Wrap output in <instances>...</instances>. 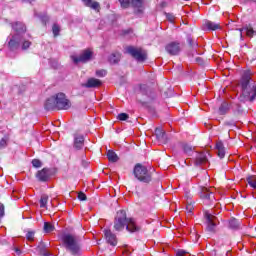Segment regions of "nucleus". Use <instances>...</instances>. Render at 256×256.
<instances>
[{"label":"nucleus","instance_id":"20e7f679","mask_svg":"<svg viewBox=\"0 0 256 256\" xmlns=\"http://www.w3.org/2000/svg\"><path fill=\"white\" fill-rule=\"evenodd\" d=\"M134 177L141 183H151L152 174L143 164H136L133 170Z\"/></svg>","mask_w":256,"mask_h":256},{"label":"nucleus","instance_id":"393cba45","mask_svg":"<svg viewBox=\"0 0 256 256\" xmlns=\"http://www.w3.org/2000/svg\"><path fill=\"white\" fill-rule=\"evenodd\" d=\"M108 161L111 163H117L119 161V156L113 150L107 152Z\"/></svg>","mask_w":256,"mask_h":256},{"label":"nucleus","instance_id":"473e14b6","mask_svg":"<svg viewBox=\"0 0 256 256\" xmlns=\"http://www.w3.org/2000/svg\"><path fill=\"white\" fill-rule=\"evenodd\" d=\"M20 39H21V41H20L19 45H21V43H22V49L25 50V49H29V47H31L30 41L23 40V36H20Z\"/></svg>","mask_w":256,"mask_h":256},{"label":"nucleus","instance_id":"f3484780","mask_svg":"<svg viewBox=\"0 0 256 256\" xmlns=\"http://www.w3.org/2000/svg\"><path fill=\"white\" fill-rule=\"evenodd\" d=\"M239 31H240V33L242 32L240 34L241 38H243V31L246 32L247 37H250V39H252V37H255V35H256V30L253 29V26H251V24L246 25L243 28H240Z\"/></svg>","mask_w":256,"mask_h":256},{"label":"nucleus","instance_id":"e433bc0d","mask_svg":"<svg viewBox=\"0 0 256 256\" xmlns=\"http://www.w3.org/2000/svg\"><path fill=\"white\" fill-rule=\"evenodd\" d=\"M117 119H119V121H127V119H129V114L120 113L118 114Z\"/></svg>","mask_w":256,"mask_h":256},{"label":"nucleus","instance_id":"09e8293b","mask_svg":"<svg viewBox=\"0 0 256 256\" xmlns=\"http://www.w3.org/2000/svg\"><path fill=\"white\" fill-rule=\"evenodd\" d=\"M35 0H23L24 3H33Z\"/></svg>","mask_w":256,"mask_h":256},{"label":"nucleus","instance_id":"4c0bfd02","mask_svg":"<svg viewBox=\"0 0 256 256\" xmlns=\"http://www.w3.org/2000/svg\"><path fill=\"white\" fill-rule=\"evenodd\" d=\"M32 165L33 167H36L37 169H39V167H42L43 163L39 159H33Z\"/></svg>","mask_w":256,"mask_h":256},{"label":"nucleus","instance_id":"c85d7f7f","mask_svg":"<svg viewBox=\"0 0 256 256\" xmlns=\"http://www.w3.org/2000/svg\"><path fill=\"white\" fill-rule=\"evenodd\" d=\"M229 229H239V220L232 218L229 220Z\"/></svg>","mask_w":256,"mask_h":256},{"label":"nucleus","instance_id":"49530a36","mask_svg":"<svg viewBox=\"0 0 256 256\" xmlns=\"http://www.w3.org/2000/svg\"><path fill=\"white\" fill-rule=\"evenodd\" d=\"M15 253L18 254V255H21V249L15 248Z\"/></svg>","mask_w":256,"mask_h":256},{"label":"nucleus","instance_id":"1a4fd4ad","mask_svg":"<svg viewBox=\"0 0 256 256\" xmlns=\"http://www.w3.org/2000/svg\"><path fill=\"white\" fill-rule=\"evenodd\" d=\"M71 59L73 63H88V61L93 59V51H91V49H86L82 51L79 57L71 56Z\"/></svg>","mask_w":256,"mask_h":256},{"label":"nucleus","instance_id":"bb28decb","mask_svg":"<svg viewBox=\"0 0 256 256\" xmlns=\"http://www.w3.org/2000/svg\"><path fill=\"white\" fill-rule=\"evenodd\" d=\"M48 201H49V196L46 194L42 195L40 198V207L42 209H45V207H47Z\"/></svg>","mask_w":256,"mask_h":256},{"label":"nucleus","instance_id":"c756f323","mask_svg":"<svg viewBox=\"0 0 256 256\" xmlns=\"http://www.w3.org/2000/svg\"><path fill=\"white\" fill-rule=\"evenodd\" d=\"M248 185L252 187V189H256V176H249L246 178Z\"/></svg>","mask_w":256,"mask_h":256},{"label":"nucleus","instance_id":"58836bf2","mask_svg":"<svg viewBox=\"0 0 256 256\" xmlns=\"http://www.w3.org/2000/svg\"><path fill=\"white\" fill-rule=\"evenodd\" d=\"M96 75H97V77H105L107 75V70H105V69L97 70Z\"/></svg>","mask_w":256,"mask_h":256},{"label":"nucleus","instance_id":"72a5a7b5","mask_svg":"<svg viewBox=\"0 0 256 256\" xmlns=\"http://www.w3.org/2000/svg\"><path fill=\"white\" fill-rule=\"evenodd\" d=\"M60 32H61V27H59L57 24H54L52 26V33H53L54 37H58Z\"/></svg>","mask_w":256,"mask_h":256},{"label":"nucleus","instance_id":"a878e982","mask_svg":"<svg viewBox=\"0 0 256 256\" xmlns=\"http://www.w3.org/2000/svg\"><path fill=\"white\" fill-rule=\"evenodd\" d=\"M121 59V54L119 53H113L109 56L108 61L109 63L115 65L118 61Z\"/></svg>","mask_w":256,"mask_h":256},{"label":"nucleus","instance_id":"b1692460","mask_svg":"<svg viewBox=\"0 0 256 256\" xmlns=\"http://www.w3.org/2000/svg\"><path fill=\"white\" fill-rule=\"evenodd\" d=\"M83 3L86 7H90V9H94V11H99V2H95L93 0H83Z\"/></svg>","mask_w":256,"mask_h":256},{"label":"nucleus","instance_id":"9b49d317","mask_svg":"<svg viewBox=\"0 0 256 256\" xmlns=\"http://www.w3.org/2000/svg\"><path fill=\"white\" fill-rule=\"evenodd\" d=\"M36 178L38 179V181H42L43 183L49 181V179H51V169L43 168L42 170L37 172Z\"/></svg>","mask_w":256,"mask_h":256},{"label":"nucleus","instance_id":"c03bdc74","mask_svg":"<svg viewBox=\"0 0 256 256\" xmlns=\"http://www.w3.org/2000/svg\"><path fill=\"white\" fill-rule=\"evenodd\" d=\"M5 215V206L0 204V218Z\"/></svg>","mask_w":256,"mask_h":256},{"label":"nucleus","instance_id":"cd10ccee","mask_svg":"<svg viewBox=\"0 0 256 256\" xmlns=\"http://www.w3.org/2000/svg\"><path fill=\"white\" fill-rule=\"evenodd\" d=\"M227 111H229V104H227L226 102H223L221 104V106L219 107V114L225 115V113H227Z\"/></svg>","mask_w":256,"mask_h":256},{"label":"nucleus","instance_id":"37998d69","mask_svg":"<svg viewBox=\"0 0 256 256\" xmlns=\"http://www.w3.org/2000/svg\"><path fill=\"white\" fill-rule=\"evenodd\" d=\"M176 256H189V253L185 250H178Z\"/></svg>","mask_w":256,"mask_h":256},{"label":"nucleus","instance_id":"4be33fe9","mask_svg":"<svg viewBox=\"0 0 256 256\" xmlns=\"http://www.w3.org/2000/svg\"><path fill=\"white\" fill-rule=\"evenodd\" d=\"M204 28L207 29L208 31H217V29H221V25L207 20L204 23Z\"/></svg>","mask_w":256,"mask_h":256},{"label":"nucleus","instance_id":"a211bd4d","mask_svg":"<svg viewBox=\"0 0 256 256\" xmlns=\"http://www.w3.org/2000/svg\"><path fill=\"white\" fill-rule=\"evenodd\" d=\"M126 229L129 233H135L139 231V226H137L133 218H127Z\"/></svg>","mask_w":256,"mask_h":256},{"label":"nucleus","instance_id":"7ed1b4c3","mask_svg":"<svg viewBox=\"0 0 256 256\" xmlns=\"http://www.w3.org/2000/svg\"><path fill=\"white\" fill-rule=\"evenodd\" d=\"M12 29L15 31V35L12 36V39L8 42L10 49L14 50L19 47V43H21V37L27 31V27L23 22H16L12 24Z\"/></svg>","mask_w":256,"mask_h":256},{"label":"nucleus","instance_id":"2f4dec72","mask_svg":"<svg viewBox=\"0 0 256 256\" xmlns=\"http://www.w3.org/2000/svg\"><path fill=\"white\" fill-rule=\"evenodd\" d=\"M122 9H129L131 7V0H118Z\"/></svg>","mask_w":256,"mask_h":256},{"label":"nucleus","instance_id":"4468645a","mask_svg":"<svg viewBox=\"0 0 256 256\" xmlns=\"http://www.w3.org/2000/svg\"><path fill=\"white\" fill-rule=\"evenodd\" d=\"M209 154L206 152H201L196 154L195 165H206L209 163Z\"/></svg>","mask_w":256,"mask_h":256},{"label":"nucleus","instance_id":"79ce46f5","mask_svg":"<svg viewBox=\"0 0 256 256\" xmlns=\"http://www.w3.org/2000/svg\"><path fill=\"white\" fill-rule=\"evenodd\" d=\"M26 238L28 239V241H33V239H35V233L34 232H28L26 234Z\"/></svg>","mask_w":256,"mask_h":256},{"label":"nucleus","instance_id":"de8ad7c7","mask_svg":"<svg viewBox=\"0 0 256 256\" xmlns=\"http://www.w3.org/2000/svg\"><path fill=\"white\" fill-rule=\"evenodd\" d=\"M42 256H51V253L47 252V250L42 254Z\"/></svg>","mask_w":256,"mask_h":256},{"label":"nucleus","instance_id":"9d476101","mask_svg":"<svg viewBox=\"0 0 256 256\" xmlns=\"http://www.w3.org/2000/svg\"><path fill=\"white\" fill-rule=\"evenodd\" d=\"M85 147V137L81 134H74L73 149L81 151Z\"/></svg>","mask_w":256,"mask_h":256},{"label":"nucleus","instance_id":"8fccbe9b","mask_svg":"<svg viewBox=\"0 0 256 256\" xmlns=\"http://www.w3.org/2000/svg\"><path fill=\"white\" fill-rule=\"evenodd\" d=\"M188 42L193 47V40H191V38L188 39Z\"/></svg>","mask_w":256,"mask_h":256},{"label":"nucleus","instance_id":"ddd939ff","mask_svg":"<svg viewBox=\"0 0 256 256\" xmlns=\"http://www.w3.org/2000/svg\"><path fill=\"white\" fill-rule=\"evenodd\" d=\"M104 236L107 243H109V245H112V247H116L117 236L113 232H111V230L109 229L104 230Z\"/></svg>","mask_w":256,"mask_h":256},{"label":"nucleus","instance_id":"0eeeda50","mask_svg":"<svg viewBox=\"0 0 256 256\" xmlns=\"http://www.w3.org/2000/svg\"><path fill=\"white\" fill-rule=\"evenodd\" d=\"M204 217L206 220V229L210 233H215V227H217V217L213 212L205 211L204 212Z\"/></svg>","mask_w":256,"mask_h":256},{"label":"nucleus","instance_id":"5701e85b","mask_svg":"<svg viewBox=\"0 0 256 256\" xmlns=\"http://www.w3.org/2000/svg\"><path fill=\"white\" fill-rule=\"evenodd\" d=\"M216 150L218 157L223 159V157H225V146L223 145V142L219 141L216 143Z\"/></svg>","mask_w":256,"mask_h":256},{"label":"nucleus","instance_id":"f8f14e48","mask_svg":"<svg viewBox=\"0 0 256 256\" xmlns=\"http://www.w3.org/2000/svg\"><path fill=\"white\" fill-rule=\"evenodd\" d=\"M200 197L201 199H206L207 201H213V199H215L213 190L203 186L200 187Z\"/></svg>","mask_w":256,"mask_h":256},{"label":"nucleus","instance_id":"aec40b11","mask_svg":"<svg viewBox=\"0 0 256 256\" xmlns=\"http://www.w3.org/2000/svg\"><path fill=\"white\" fill-rule=\"evenodd\" d=\"M155 135L160 143H167V134H165L163 129L156 128Z\"/></svg>","mask_w":256,"mask_h":256},{"label":"nucleus","instance_id":"f704fd0d","mask_svg":"<svg viewBox=\"0 0 256 256\" xmlns=\"http://www.w3.org/2000/svg\"><path fill=\"white\" fill-rule=\"evenodd\" d=\"M184 149V153H186V155L191 156V154L193 153V147L189 146V145H184L183 147Z\"/></svg>","mask_w":256,"mask_h":256},{"label":"nucleus","instance_id":"c9c22d12","mask_svg":"<svg viewBox=\"0 0 256 256\" xmlns=\"http://www.w3.org/2000/svg\"><path fill=\"white\" fill-rule=\"evenodd\" d=\"M37 253H39V255H42L43 253H45L47 250L45 249V244L41 243L37 248H36Z\"/></svg>","mask_w":256,"mask_h":256},{"label":"nucleus","instance_id":"6ab92c4d","mask_svg":"<svg viewBox=\"0 0 256 256\" xmlns=\"http://www.w3.org/2000/svg\"><path fill=\"white\" fill-rule=\"evenodd\" d=\"M83 87H86L87 89H91L93 87H101V80L90 78L85 84H83Z\"/></svg>","mask_w":256,"mask_h":256},{"label":"nucleus","instance_id":"f257e3e1","mask_svg":"<svg viewBox=\"0 0 256 256\" xmlns=\"http://www.w3.org/2000/svg\"><path fill=\"white\" fill-rule=\"evenodd\" d=\"M251 75L247 72L241 80L242 94L240 96V101H255L256 98V84L251 83Z\"/></svg>","mask_w":256,"mask_h":256},{"label":"nucleus","instance_id":"6e6552de","mask_svg":"<svg viewBox=\"0 0 256 256\" xmlns=\"http://www.w3.org/2000/svg\"><path fill=\"white\" fill-rule=\"evenodd\" d=\"M56 107L60 110H67L71 108V101L67 99L65 93L56 94Z\"/></svg>","mask_w":256,"mask_h":256},{"label":"nucleus","instance_id":"a18cd8bd","mask_svg":"<svg viewBox=\"0 0 256 256\" xmlns=\"http://www.w3.org/2000/svg\"><path fill=\"white\" fill-rule=\"evenodd\" d=\"M193 206L191 204H187L186 205V211H188V213H193Z\"/></svg>","mask_w":256,"mask_h":256},{"label":"nucleus","instance_id":"f03ea898","mask_svg":"<svg viewBox=\"0 0 256 256\" xmlns=\"http://www.w3.org/2000/svg\"><path fill=\"white\" fill-rule=\"evenodd\" d=\"M62 242L71 255H79L81 252V244H79V238L73 234H64L62 236Z\"/></svg>","mask_w":256,"mask_h":256},{"label":"nucleus","instance_id":"7c9ffc66","mask_svg":"<svg viewBox=\"0 0 256 256\" xmlns=\"http://www.w3.org/2000/svg\"><path fill=\"white\" fill-rule=\"evenodd\" d=\"M53 231H55V226L52 225V224L49 223V222H45V223H44V232H45V233H51V232H53Z\"/></svg>","mask_w":256,"mask_h":256},{"label":"nucleus","instance_id":"dca6fc26","mask_svg":"<svg viewBox=\"0 0 256 256\" xmlns=\"http://www.w3.org/2000/svg\"><path fill=\"white\" fill-rule=\"evenodd\" d=\"M44 107L46 111H53L57 109V100H56V95L48 98L44 104Z\"/></svg>","mask_w":256,"mask_h":256},{"label":"nucleus","instance_id":"412c9836","mask_svg":"<svg viewBox=\"0 0 256 256\" xmlns=\"http://www.w3.org/2000/svg\"><path fill=\"white\" fill-rule=\"evenodd\" d=\"M130 6L136 9L137 13H143V0H131Z\"/></svg>","mask_w":256,"mask_h":256},{"label":"nucleus","instance_id":"2eb2a0df","mask_svg":"<svg viewBox=\"0 0 256 256\" xmlns=\"http://www.w3.org/2000/svg\"><path fill=\"white\" fill-rule=\"evenodd\" d=\"M166 51L167 53H169V55H178L179 51H181V48L179 46V43L171 42L166 46Z\"/></svg>","mask_w":256,"mask_h":256},{"label":"nucleus","instance_id":"ea45409f","mask_svg":"<svg viewBox=\"0 0 256 256\" xmlns=\"http://www.w3.org/2000/svg\"><path fill=\"white\" fill-rule=\"evenodd\" d=\"M7 147V138H2L0 140V149H5Z\"/></svg>","mask_w":256,"mask_h":256},{"label":"nucleus","instance_id":"39448f33","mask_svg":"<svg viewBox=\"0 0 256 256\" xmlns=\"http://www.w3.org/2000/svg\"><path fill=\"white\" fill-rule=\"evenodd\" d=\"M127 225V212L125 210H119L114 220L115 231H123Z\"/></svg>","mask_w":256,"mask_h":256},{"label":"nucleus","instance_id":"a19ab883","mask_svg":"<svg viewBox=\"0 0 256 256\" xmlns=\"http://www.w3.org/2000/svg\"><path fill=\"white\" fill-rule=\"evenodd\" d=\"M78 199L79 201H87V195H85L83 192H80L78 193Z\"/></svg>","mask_w":256,"mask_h":256},{"label":"nucleus","instance_id":"423d86ee","mask_svg":"<svg viewBox=\"0 0 256 256\" xmlns=\"http://www.w3.org/2000/svg\"><path fill=\"white\" fill-rule=\"evenodd\" d=\"M127 53L131 55L136 61L143 63V61L147 60V52L141 48H135L133 46H128L126 48Z\"/></svg>","mask_w":256,"mask_h":256}]
</instances>
